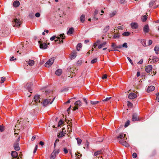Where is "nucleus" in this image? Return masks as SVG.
<instances>
[{
  "mask_svg": "<svg viewBox=\"0 0 159 159\" xmlns=\"http://www.w3.org/2000/svg\"><path fill=\"white\" fill-rule=\"evenodd\" d=\"M45 95L49 97H47V98L44 100L43 104L44 106H47L48 104H51L53 101L55 97H54L53 95L52 91L50 90H46L45 92Z\"/></svg>",
  "mask_w": 159,
  "mask_h": 159,
  "instance_id": "obj_1",
  "label": "nucleus"
},
{
  "mask_svg": "<svg viewBox=\"0 0 159 159\" xmlns=\"http://www.w3.org/2000/svg\"><path fill=\"white\" fill-rule=\"evenodd\" d=\"M117 139L119 141L120 143L123 145L128 147L129 145L127 143L129 139L126 137V134L123 133H121L117 137Z\"/></svg>",
  "mask_w": 159,
  "mask_h": 159,
  "instance_id": "obj_2",
  "label": "nucleus"
},
{
  "mask_svg": "<svg viewBox=\"0 0 159 159\" xmlns=\"http://www.w3.org/2000/svg\"><path fill=\"white\" fill-rule=\"evenodd\" d=\"M60 152V150L59 149H54L53 152L52 153L50 156L51 159H54Z\"/></svg>",
  "mask_w": 159,
  "mask_h": 159,
  "instance_id": "obj_3",
  "label": "nucleus"
},
{
  "mask_svg": "<svg viewBox=\"0 0 159 159\" xmlns=\"http://www.w3.org/2000/svg\"><path fill=\"white\" fill-rule=\"evenodd\" d=\"M54 59H55L54 57L51 58L50 59H49L45 63V66L48 67H50L53 63Z\"/></svg>",
  "mask_w": 159,
  "mask_h": 159,
  "instance_id": "obj_4",
  "label": "nucleus"
},
{
  "mask_svg": "<svg viewBox=\"0 0 159 159\" xmlns=\"http://www.w3.org/2000/svg\"><path fill=\"white\" fill-rule=\"evenodd\" d=\"M21 24V22L20 20L17 18L14 19L13 21V24L14 27H18Z\"/></svg>",
  "mask_w": 159,
  "mask_h": 159,
  "instance_id": "obj_5",
  "label": "nucleus"
},
{
  "mask_svg": "<svg viewBox=\"0 0 159 159\" xmlns=\"http://www.w3.org/2000/svg\"><path fill=\"white\" fill-rule=\"evenodd\" d=\"M32 85V82L27 83L25 85V88L28 90V91L30 93H32V89L31 87Z\"/></svg>",
  "mask_w": 159,
  "mask_h": 159,
  "instance_id": "obj_6",
  "label": "nucleus"
},
{
  "mask_svg": "<svg viewBox=\"0 0 159 159\" xmlns=\"http://www.w3.org/2000/svg\"><path fill=\"white\" fill-rule=\"evenodd\" d=\"M5 30H1L0 32V35L2 36H5L7 35L9 33V31L8 29L6 28Z\"/></svg>",
  "mask_w": 159,
  "mask_h": 159,
  "instance_id": "obj_7",
  "label": "nucleus"
},
{
  "mask_svg": "<svg viewBox=\"0 0 159 159\" xmlns=\"http://www.w3.org/2000/svg\"><path fill=\"white\" fill-rule=\"evenodd\" d=\"M75 106L73 109V111L76 110L78 109V107H80L82 105V103L81 101L80 100L76 101L74 103Z\"/></svg>",
  "mask_w": 159,
  "mask_h": 159,
  "instance_id": "obj_8",
  "label": "nucleus"
},
{
  "mask_svg": "<svg viewBox=\"0 0 159 159\" xmlns=\"http://www.w3.org/2000/svg\"><path fill=\"white\" fill-rule=\"evenodd\" d=\"M77 55V52L75 50L73 51L70 55V58L71 59H75Z\"/></svg>",
  "mask_w": 159,
  "mask_h": 159,
  "instance_id": "obj_9",
  "label": "nucleus"
},
{
  "mask_svg": "<svg viewBox=\"0 0 159 159\" xmlns=\"http://www.w3.org/2000/svg\"><path fill=\"white\" fill-rule=\"evenodd\" d=\"M137 97V94H135L134 93H131L129 94L128 96V98L129 99H134Z\"/></svg>",
  "mask_w": 159,
  "mask_h": 159,
  "instance_id": "obj_10",
  "label": "nucleus"
},
{
  "mask_svg": "<svg viewBox=\"0 0 159 159\" xmlns=\"http://www.w3.org/2000/svg\"><path fill=\"white\" fill-rule=\"evenodd\" d=\"M152 66L151 65H148L146 66L145 71L147 73H149L152 70Z\"/></svg>",
  "mask_w": 159,
  "mask_h": 159,
  "instance_id": "obj_11",
  "label": "nucleus"
},
{
  "mask_svg": "<svg viewBox=\"0 0 159 159\" xmlns=\"http://www.w3.org/2000/svg\"><path fill=\"white\" fill-rule=\"evenodd\" d=\"M41 41H39V43L40 44V48H42V49H46L47 48V46H48L47 44L45 43H41Z\"/></svg>",
  "mask_w": 159,
  "mask_h": 159,
  "instance_id": "obj_12",
  "label": "nucleus"
},
{
  "mask_svg": "<svg viewBox=\"0 0 159 159\" xmlns=\"http://www.w3.org/2000/svg\"><path fill=\"white\" fill-rule=\"evenodd\" d=\"M40 96L39 95H36L34 98V102L36 103H38L39 102H40Z\"/></svg>",
  "mask_w": 159,
  "mask_h": 159,
  "instance_id": "obj_13",
  "label": "nucleus"
},
{
  "mask_svg": "<svg viewBox=\"0 0 159 159\" xmlns=\"http://www.w3.org/2000/svg\"><path fill=\"white\" fill-rule=\"evenodd\" d=\"M132 120L133 121H138L139 120L137 115L136 114H133L132 116Z\"/></svg>",
  "mask_w": 159,
  "mask_h": 159,
  "instance_id": "obj_14",
  "label": "nucleus"
},
{
  "mask_svg": "<svg viewBox=\"0 0 159 159\" xmlns=\"http://www.w3.org/2000/svg\"><path fill=\"white\" fill-rule=\"evenodd\" d=\"M13 147L15 150L16 151H18L20 149V148L19 146V143H14L13 145Z\"/></svg>",
  "mask_w": 159,
  "mask_h": 159,
  "instance_id": "obj_15",
  "label": "nucleus"
},
{
  "mask_svg": "<svg viewBox=\"0 0 159 159\" xmlns=\"http://www.w3.org/2000/svg\"><path fill=\"white\" fill-rule=\"evenodd\" d=\"M143 31L145 33H148L149 32V28L148 25H146L143 27Z\"/></svg>",
  "mask_w": 159,
  "mask_h": 159,
  "instance_id": "obj_16",
  "label": "nucleus"
},
{
  "mask_svg": "<svg viewBox=\"0 0 159 159\" xmlns=\"http://www.w3.org/2000/svg\"><path fill=\"white\" fill-rule=\"evenodd\" d=\"M11 154L12 157L13 158H16L18 156V153L15 151H12Z\"/></svg>",
  "mask_w": 159,
  "mask_h": 159,
  "instance_id": "obj_17",
  "label": "nucleus"
},
{
  "mask_svg": "<svg viewBox=\"0 0 159 159\" xmlns=\"http://www.w3.org/2000/svg\"><path fill=\"white\" fill-rule=\"evenodd\" d=\"M155 89V87L153 86H151L148 87L147 88V91L148 92H150L151 91H153Z\"/></svg>",
  "mask_w": 159,
  "mask_h": 159,
  "instance_id": "obj_18",
  "label": "nucleus"
},
{
  "mask_svg": "<svg viewBox=\"0 0 159 159\" xmlns=\"http://www.w3.org/2000/svg\"><path fill=\"white\" fill-rule=\"evenodd\" d=\"M74 31V29L73 28L71 27L69 28L68 31L67 32V34L68 35H71L72 34Z\"/></svg>",
  "mask_w": 159,
  "mask_h": 159,
  "instance_id": "obj_19",
  "label": "nucleus"
},
{
  "mask_svg": "<svg viewBox=\"0 0 159 159\" xmlns=\"http://www.w3.org/2000/svg\"><path fill=\"white\" fill-rule=\"evenodd\" d=\"M20 5V2L19 1L16 0L13 2V5L14 7H18Z\"/></svg>",
  "mask_w": 159,
  "mask_h": 159,
  "instance_id": "obj_20",
  "label": "nucleus"
},
{
  "mask_svg": "<svg viewBox=\"0 0 159 159\" xmlns=\"http://www.w3.org/2000/svg\"><path fill=\"white\" fill-rule=\"evenodd\" d=\"M131 26L133 29H136L138 27V25L136 23H133L131 24Z\"/></svg>",
  "mask_w": 159,
  "mask_h": 159,
  "instance_id": "obj_21",
  "label": "nucleus"
},
{
  "mask_svg": "<svg viewBox=\"0 0 159 159\" xmlns=\"http://www.w3.org/2000/svg\"><path fill=\"white\" fill-rule=\"evenodd\" d=\"M62 72V70L61 69H59L56 71L55 74L58 76H59L61 74Z\"/></svg>",
  "mask_w": 159,
  "mask_h": 159,
  "instance_id": "obj_22",
  "label": "nucleus"
},
{
  "mask_svg": "<svg viewBox=\"0 0 159 159\" xmlns=\"http://www.w3.org/2000/svg\"><path fill=\"white\" fill-rule=\"evenodd\" d=\"M34 64V61L33 60H29L28 62V64L30 66H32Z\"/></svg>",
  "mask_w": 159,
  "mask_h": 159,
  "instance_id": "obj_23",
  "label": "nucleus"
},
{
  "mask_svg": "<svg viewBox=\"0 0 159 159\" xmlns=\"http://www.w3.org/2000/svg\"><path fill=\"white\" fill-rule=\"evenodd\" d=\"M107 44V43L106 42H104L100 44L98 46V48L99 49H100L101 48H102L103 47H104L106 44Z\"/></svg>",
  "mask_w": 159,
  "mask_h": 159,
  "instance_id": "obj_24",
  "label": "nucleus"
},
{
  "mask_svg": "<svg viewBox=\"0 0 159 159\" xmlns=\"http://www.w3.org/2000/svg\"><path fill=\"white\" fill-rule=\"evenodd\" d=\"M80 21L83 23L85 21V16L84 15H82L80 18Z\"/></svg>",
  "mask_w": 159,
  "mask_h": 159,
  "instance_id": "obj_25",
  "label": "nucleus"
},
{
  "mask_svg": "<svg viewBox=\"0 0 159 159\" xmlns=\"http://www.w3.org/2000/svg\"><path fill=\"white\" fill-rule=\"evenodd\" d=\"M111 47L113 48L114 51H117V47L116 45L114 43H112L111 44Z\"/></svg>",
  "mask_w": 159,
  "mask_h": 159,
  "instance_id": "obj_26",
  "label": "nucleus"
},
{
  "mask_svg": "<svg viewBox=\"0 0 159 159\" xmlns=\"http://www.w3.org/2000/svg\"><path fill=\"white\" fill-rule=\"evenodd\" d=\"M82 47V44L80 43H78L76 47V49L77 51H79L80 50V48H81Z\"/></svg>",
  "mask_w": 159,
  "mask_h": 159,
  "instance_id": "obj_27",
  "label": "nucleus"
},
{
  "mask_svg": "<svg viewBox=\"0 0 159 159\" xmlns=\"http://www.w3.org/2000/svg\"><path fill=\"white\" fill-rule=\"evenodd\" d=\"M152 60L154 63L157 62L159 61V59L156 57H153Z\"/></svg>",
  "mask_w": 159,
  "mask_h": 159,
  "instance_id": "obj_28",
  "label": "nucleus"
},
{
  "mask_svg": "<svg viewBox=\"0 0 159 159\" xmlns=\"http://www.w3.org/2000/svg\"><path fill=\"white\" fill-rule=\"evenodd\" d=\"M102 153V150L94 152V155L95 156H97L99 154H101Z\"/></svg>",
  "mask_w": 159,
  "mask_h": 159,
  "instance_id": "obj_29",
  "label": "nucleus"
},
{
  "mask_svg": "<svg viewBox=\"0 0 159 159\" xmlns=\"http://www.w3.org/2000/svg\"><path fill=\"white\" fill-rule=\"evenodd\" d=\"M154 51L156 53L158 54L159 51V47L157 46H155L154 48Z\"/></svg>",
  "mask_w": 159,
  "mask_h": 159,
  "instance_id": "obj_30",
  "label": "nucleus"
},
{
  "mask_svg": "<svg viewBox=\"0 0 159 159\" xmlns=\"http://www.w3.org/2000/svg\"><path fill=\"white\" fill-rule=\"evenodd\" d=\"M56 38H57L58 39H59V41H60V37H57L56 36H53L50 39L51 41L54 40Z\"/></svg>",
  "mask_w": 159,
  "mask_h": 159,
  "instance_id": "obj_31",
  "label": "nucleus"
},
{
  "mask_svg": "<svg viewBox=\"0 0 159 159\" xmlns=\"http://www.w3.org/2000/svg\"><path fill=\"white\" fill-rule=\"evenodd\" d=\"M76 140L77 141L78 144L79 145H80L82 142V140L81 139H79L78 138H76Z\"/></svg>",
  "mask_w": 159,
  "mask_h": 159,
  "instance_id": "obj_32",
  "label": "nucleus"
},
{
  "mask_svg": "<svg viewBox=\"0 0 159 159\" xmlns=\"http://www.w3.org/2000/svg\"><path fill=\"white\" fill-rule=\"evenodd\" d=\"M141 42L142 44L143 45V46H144V47H146V41L145 40L141 39Z\"/></svg>",
  "mask_w": 159,
  "mask_h": 159,
  "instance_id": "obj_33",
  "label": "nucleus"
},
{
  "mask_svg": "<svg viewBox=\"0 0 159 159\" xmlns=\"http://www.w3.org/2000/svg\"><path fill=\"white\" fill-rule=\"evenodd\" d=\"M109 30V26H106L103 29V31L106 33Z\"/></svg>",
  "mask_w": 159,
  "mask_h": 159,
  "instance_id": "obj_34",
  "label": "nucleus"
},
{
  "mask_svg": "<svg viewBox=\"0 0 159 159\" xmlns=\"http://www.w3.org/2000/svg\"><path fill=\"white\" fill-rule=\"evenodd\" d=\"M90 102H91V103L92 104V105H95V104H98V103H99L100 101H91Z\"/></svg>",
  "mask_w": 159,
  "mask_h": 159,
  "instance_id": "obj_35",
  "label": "nucleus"
},
{
  "mask_svg": "<svg viewBox=\"0 0 159 159\" xmlns=\"http://www.w3.org/2000/svg\"><path fill=\"white\" fill-rule=\"evenodd\" d=\"M147 17L146 16L144 15L142 18V20L143 22H145L147 20Z\"/></svg>",
  "mask_w": 159,
  "mask_h": 159,
  "instance_id": "obj_36",
  "label": "nucleus"
},
{
  "mask_svg": "<svg viewBox=\"0 0 159 159\" xmlns=\"http://www.w3.org/2000/svg\"><path fill=\"white\" fill-rule=\"evenodd\" d=\"M130 34V33L129 32H124L122 34L124 36H128Z\"/></svg>",
  "mask_w": 159,
  "mask_h": 159,
  "instance_id": "obj_37",
  "label": "nucleus"
},
{
  "mask_svg": "<svg viewBox=\"0 0 159 159\" xmlns=\"http://www.w3.org/2000/svg\"><path fill=\"white\" fill-rule=\"evenodd\" d=\"M155 1H152L150 2L149 4V7H151L155 3Z\"/></svg>",
  "mask_w": 159,
  "mask_h": 159,
  "instance_id": "obj_38",
  "label": "nucleus"
},
{
  "mask_svg": "<svg viewBox=\"0 0 159 159\" xmlns=\"http://www.w3.org/2000/svg\"><path fill=\"white\" fill-rule=\"evenodd\" d=\"M64 136V134L62 132H60L58 135V137L59 138L62 137Z\"/></svg>",
  "mask_w": 159,
  "mask_h": 159,
  "instance_id": "obj_39",
  "label": "nucleus"
},
{
  "mask_svg": "<svg viewBox=\"0 0 159 159\" xmlns=\"http://www.w3.org/2000/svg\"><path fill=\"white\" fill-rule=\"evenodd\" d=\"M64 123V122H63L62 120H61L59 121V122L58 123V126H60L61 125H62Z\"/></svg>",
  "mask_w": 159,
  "mask_h": 159,
  "instance_id": "obj_40",
  "label": "nucleus"
},
{
  "mask_svg": "<svg viewBox=\"0 0 159 159\" xmlns=\"http://www.w3.org/2000/svg\"><path fill=\"white\" fill-rule=\"evenodd\" d=\"M6 80V78L5 77H2L1 78V80L0 81V83L2 84Z\"/></svg>",
  "mask_w": 159,
  "mask_h": 159,
  "instance_id": "obj_41",
  "label": "nucleus"
},
{
  "mask_svg": "<svg viewBox=\"0 0 159 159\" xmlns=\"http://www.w3.org/2000/svg\"><path fill=\"white\" fill-rule=\"evenodd\" d=\"M130 123V121L129 120H128L126 123L125 125V127H127L129 124Z\"/></svg>",
  "mask_w": 159,
  "mask_h": 159,
  "instance_id": "obj_42",
  "label": "nucleus"
},
{
  "mask_svg": "<svg viewBox=\"0 0 159 159\" xmlns=\"http://www.w3.org/2000/svg\"><path fill=\"white\" fill-rule=\"evenodd\" d=\"M97 61V58H95L93 59L91 61V63L92 64H94L96 63Z\"/></svg>",
  "mask_w": 159,
  "mask_h": 159,
  "instance_id": "obj_43",
  "label": "nucleus"
},
{
  "mask_svg": "<svg viewBox=\"0 0 159 159\" xmlns=\"http://www.w3.org/2000/svg\"><path fill=\"white\" fill-rule=\"evenodd\" d=\"M89 145V143L88 140H86L85 143V147L88 148Z\"/></svg>",
  "mask_w": 159,
  "mask_h": 159,
  "instance_id": "obj_44",
  "label": "nucleus"
},
{
  "mask_svg": "<svg viewBox=\"0 0 159 159\" xmlns=\"http://www.w3.org/2000/svg\"><path fill=\"white\" fill-rule=\"evenodd\" d=\"M4 130V127H3L2 126L0 125V131L2 132Z\"/></svg>",
  "mask_w": 159,
  "mask_h": 159,
  "instance_id": "obj_45",
  "label": "nucleus"
},
{
  "mask_svg": "<svg viewBox=\"0 0 159 159\" xmlns=\"http://www.w3.org/2000/svg\"><path fill=\"white\" fill-rule=\"evenodd\" d=\"M111 98V97L107 98L106 99L102 100L103 102L107 101Z\"/></svg>",
  "mask_w": 159,
  "mask_h": 159,
  "instance_id": "obj_46",
  "label": "nucleus"
},
{
  "mask_svg": "<svg viewBox=\"0 0 159 159\" xmlns=\"http://www.w3.org/2000/svg\"><path fill=\"white\" fill-rule=\"evenodd\" d=\"M127 105L129 107H131L132 104L129 101H128L127 102Z\"/></svg>",
  "mask_w": 159,
  "mask_h": 159,
  "instance_id": "obj_47",
  "label": "nucleus"
},
{
  "mask_svg": "<svg viewBox=\"0 0 159 159\" xmlns=\"http://www.w3.org/2000/svg\"><path fill=\"white\" fill-rule=\"evenodd\" d=\"M116 11H113V12H112V13L110 14V16L111 17L114 16L116 14Z\"/></svg>",
  "mask_w": 159,
  "mask_h": 159,
  "instance_id": "obj_48",
  "label": "nucleus"
},
{
  "mask_svg": "<svg viewBox=\"0 0 159 159\" xmlns=\"http://www.w3.org/2000/svg\"><path fill=\"white\" fill-rule=\"evenodd\" d=\"M107 76L106 74L103 75L102 78V79H107Z\"/></svg>",
  "mask_w": 159,
  "mask_h": 159,
  "instance_id": "obj_49",
  "label": "nucleus"
},
{
  "mask_svg": "<svg viewBox=\"0 0 159 159\" xmlns=\"http://www.w3.org/2000/svg\"><path fill=\"white\" fill-rule=\"evenodd\" d=\"M63 151L65 154H66L68 152V151L66 148H64Z\"/></svg>",
  "mask_w": 159,
  "mask_h": 159,
  "instance_id": "obj_50",
  "label": "nucleus"
},
{
  "mask_svg": "<svg viewBox=\"0 0 159 159\" xmlns=\"http://www.w3.org/2000/svg\"><path fill=\"white\" fill-rule=\"evenodd\" d=\"M119 35L117 34H115L113 36V38L114 39H116L119 37Z\"/></svg>",
  "mask_w": 159,
  "mask_h": 159,
  "instance_id": "obj_51",
  "label": "nucleus"
},
{
  "mask_svg": "<svg viewBox=\"0 0 159 159\" xmlns=\"http://www.w3.org/2000/svg\"><path fill=\"white\" fill-rule=\"evenodd\" d=\"M60 37V38H61L63 39H64L65 37L64 34H61L60 35V37Z\"/></svg>",
  "mask_w": 159,
  "mask_h": 159,
  "instance_id": "obj_52",
  "label": "nucleus"
},
{
  "mask_svg": "<svg viewBox=\"0 0 159 159\" xmlns=\"http://www.w3.org/2000/svg\"><path fill=\"white\" fill-rule=\"evenodd\" d=\"M122 47H123L127 48L128 47L127 43H124L122 45Z\"/></svg>",
  "mask_w": 159,
  "mask_h": 159,
  "instance_id": "obj_53",
  "label": "nucleus"
},
{
  "mask_svg": "<svg viewBox=\"0 0 159 159\" xmlns=\"http://www.w3.org/2000/svg\"><path fill=\"white\" fill-rule=\"evenodd\" d=\"M40 14L39 12L36 13L35 14V16L37 17H40Z\"/></svg>",
  "mask_w": 159,
  "mask_h": 159,
  "instance_id": "obj_54",
  "label": "nucleus"
},
{
  "mask_svg": "<svg viewBox=\"0 0 159 159\" xmlns=\"http://www.w3.org/2000/svg\"><path fill=\"white\" fill-rule=\"evenodd\" d=\"M133 157L134 158H136L137 157V154L136 153L134 152L133 154Z\"/></svg>",
  "mask_w": 159,
  "mask_h": 159,
  "instance_id": "obj_55",
  "label": "nucleus"
},
{
  "mask_svg": "<svg viewBox=\"0 0 159 159\" xmlns=\"http://www.w3.org/2000/svg\"><path fill=\"white\" fill-rule=\"evenodd\" d=\"M37 148H38V146H37V145H36L35 148L34 149V151H33V153H35L36 152V151L37 149Z\"/></svg>",
  "mask_w": 159,
  "mask_h": 159,
  "instance_id": "obj_56",
  "label": "nucleus"
},
{
  "mask_svg": "<svg viewBox=\"0 0 159 159\" xmlns=\"http://www.w3.org/2000/svg\"><path fill=\"white\" fill-rule=\"evenodd\" d=\"M82 63V61L81 60H79L77 62V65H80Z\"/></svg>",
  "mask_w": 159,
  "mask_h": 159,
  "instance_id": "obj_57",
  "label": "nucleus"
},
{
  "mask_svg": "<svg viewBox=\"0 0 159 159\" xmlns=\"http://www.w3.org/2000/svg\"><path fill=\"white\" fill-rule=\"evenodd\" d=\"M14 58V57H12L10 59V61H13L15 60H16V58Z\"/></svg>",
  "mask_w": 159,
  "mask_h": 159,
  "instance_id": "obj_58",
  "label": "nucleus"
},
{
  "mask_svg": "<svg viewBox=\"0 0 159 159\" xmlns=\"http://www.w3.org/2000/svg\"><path fill=\"white\" fill-rule=\"evenodd\" d=\"M156 100H157V101L159 102V93L157 95V97H156Z\"/></svg>",
  "mask_w": 159,
  "mask_h": 159,
  "instance_id": "obj_59",
  "label": "nucleus"
},
{
  "mask_svg": "<svg viewBox=\"0 0 159 159\" xmlns=\"http://www.w3.org/2000/svg\"><path fill=\"white\" fill-rule=\"evenodd\" d=\"M98 139V142H102L103 141V139H102V138H99L98 139Z\"/></svg>",
  "mask_w": 159,
  "mask_h": 159,
  "instance_id": "obj_60",
  "label": "nucleus"
},
{
  "mask_svg": "<svg viewBox=\"0 0 159 159\" xmlns=\"http://www.w3.org/2000/svg\"><path fill=\"white\" fill-rule=\"evenodd\" d=\"M152 43V41L151 40H149L148 41V45H151Z\"/></svg>",
  "mask_w": 159,
  "mask_h": 159,
  "instance_id": "obj_61",
  "label": "nucleus"
},
{
  "mask_svg": "<svg viewBox=\"0 0 159 159\" xmlns=\"http://www.w3.org/2000/svg\"><path fill=\"white\" fill-rule=\"evenodd\" d=\"M127 59L130 62V63L132 64V62L130 58L129 57H127Z\"/></svg>",
  "mask_w": 159,
  "mask_h": 159,
  "instance_id": "obj_62",
  "label": "nucleus"
},
{
  "mask_svg": "<svg viewBox=\"0 0 159 159\" xmlns=\"http://www.w3.org/2000/svg\"><path fill=\"white\" fill-rule=\"evenodd\" d=\"M143 59H141L140 61L138 62V63L142 64L143 62Z\"/></svg>",
  "mask_w": 159,
  "mask_h": 159,
  "instance_id": "obj_63",
  "label": "nucleus"
},
{
  "mask_svg": "<svg viewBox=\"0 0 159 159\" xmlns=\"http://www.w3.org/2000/svg\"><path fill=\"white\" fill-rule=\"evenodd\" d=\"M20 136H19L18 138V139H17V141H16V143H19V142L20 141Z\"/></svg>",
  "mask_w": 159,
  "mask_h": 159,
  "instance_id": "obj_64",
  "label": "nucleus"
}]
</instances>
